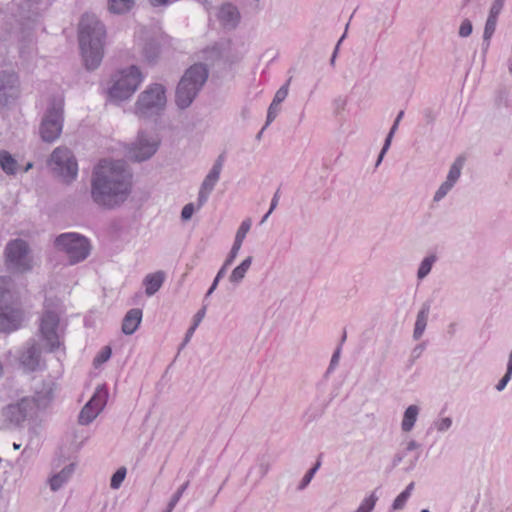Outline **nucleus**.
I'll return each instance as SVG.
<instances>
[{"mask_svg": "<svg viewBox=\"0 0 512 512\" xmlns=\"http://www.w3.org/2000/svg\"><path fill=\"white\" fill-rule=\"evenodd\" d=\"M106 400L107 391L103 388H98L90 401L81 410L79 414V423L86 425L95 419L105 406Z\"/></svg>", "mask_w": 512, "mask_h": 512, "instance_id": "obj_12", "label": "nucleus"}, {"mask_svg": "<svg viewBox=\"0 0 512 512\" xmlns=\"http://www.w3.org/2000/svg\"><path fill=\"white\" fill-rule=\"evenodd\" d=\"M207 77V68L202 64H195L185 72L176 91V104L178 107L183 109L192 103L197 92L206 82Z\"/></svg>", "mask_w": 512, "mask_h": 512, "instance_id": "obj_4", "label": "nucleus"}, {"mask_svg": "<svg viewBox=\"0 0 512 512\" xmlns=\"http://www.w3.org/2000/svg\"><path fill=\"white\" fill-rule=\"evenodd\" d=\"M151 49L153 50V54H155V52L158 51V48L154 45H151Z\"/></svg>", "mask_w": 512, "mask_h": 512, "instance_id": "obj_52", "label": "nucleus"}, {"mask_svg": "<svg viewBox=\"0 0 512 512\" xmlns=\"http://www.w3.org/2000/svg\"><path fill=\"white\" fill-rule=\"evenodd\" d=\"M413 487H414V484L410 483L406 487V489L396 497V499L393 502V509L394 510H399V509H402L404 507L406 501L408 500V498L411 495Z\"/></svg>", "mask_w": 512, "mask_h": 512, "instance_id": "obj_29", "label": "nucleus"}, {"mask_svg": "<svg viewBox=\"0 0 512 512\" xmlns=\"http://www.w3.org/2000/svg\"><path fill=\"white\" fill-rule=\"evenodd\" d=\"M23 322V314L18 305L2 306V332H12L21 327Z\"/></svg>", "mask_w": 512, "mask_h": 512, "instance_id": "obj_15", "label": "nucleus"}, {"mask_svg": "<svg viewBox=\"0 0 512 512\" xmlns=\"http://www.w3.org/2000/svg\"><path fill=\"white\" fill-rule=\"evenodd\" d=\"M50 166L53 171L66 183L74 180L78 173L77 162L67 148H56L51 154Z\"/></svg>", "mask_w": 512, "mask_h": 512, "instance_id": "obj_9", "label": "nucleus"}, {"mask_svg": "<svg viewBox=\"0 0 512 512\" xmlns=\"http://www.w3.org/2000/svg\"><path fill=\"white\" fill-rule=\"evenodd\" d=\"M276 108L277 106H272V104L270 105L267 115V124L273 121V119L276 117Z\"/></svg>", "mask_w": 512, "mask_h": 512, "instance_id": "obj_48", "label": "nucleus"}, {"mask_svg": "<svg viewBox=\"0 0 512 512\" xmlns=\"http://www.w3.org/2000/svg\"><path fill=\"white\" fill-rule=\"evenodd\" d=\"M105 37V27L96 16L83 15L79 23L78 38L87 69H95L101 63Z\"/></svg>", "mask_w": 512, "mask_h": 512, "instance_id": "obj_2", "label": "nucleus"}, {"mask_svg": "<svg viewBox=\"0 0 512 512\" xmlns=\"http://www.w3.org/2000/svg\"><path fill=\"white\" fill-rule=\"evenodd\" d=\"M226 267H227V266H225V265H224V267H223V268L218 272V274H217V276H216V278H215V280H214V282H213V284H212L211 288H210V289H209V291H208V295H210V294L213 292V290L216 288V286H217V284H218V281H219V279L223 276V274H224V270H225V268H226Z\"/></svg>", "mask_w": 512, "mask_h": 512, "instance_id": "obj_46", "label": "nucleus"}, {"mask_svg": "<svg viewBox=\"0 0 512 512\" xmlns=\"http://www.w3.org/2000/svg\"><path fill=\"white\" fill-rule=\"evenodd\" d=\"M511 375H512V373H509L508 371L506 372V374L503 376V378L497 384V386H496L497 390L501 391L502 389L505 388V386L511 379Z\"/></svg>", "mask_w": 512, "mask_h": 512, "instance_id": "obj_44", "label": "nucleus"}, {"mask_svg": "<svg viewBox=\"0 0 512 512\" xmlns=\"http://www.w3.org/2000/svg\"><path fill=\"white\" fill-rule=\"evenodd\" d=\"M203 317H204V310L199 311V312L196 314L195 323H194V325L189 329V331H188V333H187V338H188V337H190V336L194 333V331H195L196 327L198 326L199 322L202 320V318H203Z\"/></svg>", "mask_w": 512, "mask_h": 512, "instance_id": "obj_43", "label": "nucleus"}, {"mask_svg": "<svg viewBox=\"0 0 512 512\" xmlns=\"http://www.w3.org/2000/svg\"><path fill=\"white\" fill-rule=\"evenodd\" d=\"M338 358H339V350H337L334 355L332 356V359H331V365H334L337 363L338 361Z\"/></svg>", "mask_w": 512, "mask_h": 512, "instance_id": "obj_50", "label": "nucleus"}, {"mask_svg": "<svg viewBox=\"0 0 512 512\" xmlns=\"http://www.w3.org/2000/svg\"><path fill=\"white\" fill-rule=\"evenodd\" d=\"M112 350L109 346H105L101 349V351L94 358L93 364L95 367H99L103 363L109 360L111 357Z\"/></svg>", "mask_w": 512, "mask_h": 512, "instance_id": "obj_32", "label": "nucleus"}, {"mask_svg": "<svg viewBox=\"0 0 512 512\" xmlns=\"http://www.w3.org/2000/svg\"><path fill=\"white\" fill-rule=\"evenodd\" d=\"M150 3L154 6L163 5L170 3L172 0H149Z\"/></svg>", "mask_w": 512, "mask_h": 512, "instance_id": "obj_49", "label": "nucleus"}, {"mask_svg": "<svg viewBox=\"0 0 512 512\" xmlns=\"http://www.w3.org/2000/svg\"><path fill=\"white\" fill-rule=\"evenodd\" d=\"M507 371L509 373H512V350H511V353H510V356H509V361H508V365H507Z\"/></svg>", "mask_w": 512, "mask_h": 512, "instance_id": "obj_51", "label": "nucleus"}, {"mask_svg": "<svg viewBox=\"0 0 512 512\" xmlns=\"http://www.w3.org/2000/svg\"><path fill=\"white\" fill-rule=\"evenodd\" d=\"M193 213L194 205L192 203H189L183 207L181 216L184 220H188L192 217Z\"/></svg>", "mask_w": 512, "mask_h": 512, "instance_id": "obj_40", "label": "nucleus"}, {"mask_svg": "<svg viewBox=\"0 0 512 512\" xmlns=\"http://www.w3.org/2000/svg\"><path fill=\"white\" fill-rule=\"evenodd\" d=\"M224 158L223 156H219L216 163L214 164L213 168L209 172V174L204 179L201 189L199 191L198 196V208H200L208 199V196L212 189L214 188L215 184L217 183L220 172L222 170Z\"/></svg>", "mask_w": 512, "mask_h": 512, "instance_id": "obj_14", "label": "nucleus"}, {"mask_svg": "<svg viewBox=\"0 0 512 512\" xmlns=\"http://www.w3.org/2000/svg\"><path fill=\"white\" fill-rule=\"evenodd\" d=\"M418 416V407L416 405L409 406L403 416L402 430L405 432L411 431Z\"/></svg>", "mask_w": 512, "mask_h": 512, "instance_id": "obj_23", "label": "nucleus"}, {"mask_svg": "<svg viewBox=\"0 0 512 512\" xmlns=\"http://www.w3.org/2000/svg\"><path fill=\"white\" fill-rule=\"evenodd\" d=\"M188 483H185L181 486V488L176 492V494L173 496L171 502L169 503L170 510L173 509V507L176 505V503L179 501L180 497L182 496L183 492L187 488Z\"/></svg>", "mask_w": 512, "mask_h": 512, "instance_id": "obj_39", "label": "nucleus"}, {"mask_svg": "<svg viewBox=\"0 0 512 512\" xmlns=\"http://www.w3.org/2000/svg\"><path fill=\"white\" fill-rule=\"evenodd\" d=\"M319 466H320V462H317L316 465L313 468H311L308 471V473L304 476L303 485H302L303 487L311 481V479L313 478V476H314L315 472L317 471V469L319 468Z\"/></svg>", "mask_w": 512, "mask_h": 512, "instance_id": "obj_41", "label": "nucleus"}, {"mask_svg": "<svg viewBox=\"0 0 512 512\" xmlns=\"http://www.w3.org/2000/svg\"><path fill=\"white\" fill-rule=\"evenodd\" d=\"M500 10H501L500 5L495 4L492 6V8L490 10V14L488 16V19L486 21V25H485V30H484V38L485 39H490V37L494 33L495 28H496L497 18L500 13Z\"/></svg>", "mask_w": 512, "mask_h": 512, "instance_id": "obj_22", "label": "nucleus"}, {"mask_svg": "<svg viewBox=\"0 0 512 512\" xmlns=\"http://www.w3.org/2000/svg\"><path fill=\"white\" fill-rule=\"evenodd\" d=\"M471 32L472 24L469 20L466 19L460 25L459 34L461 37H467L471 34Z\"/></svg>", "mask_w": 512, "mask_h": 512, "instance_id": "obj_38", "label": "nucleus"}, {"mask_svg": "<svg viewBox=\"0 0 512 512\" xmlns=\"http://www.w3.org/2000/svg\"><path fill=\"white\" fill-rule=\"evenodd\" d=\"M464 161L465 159L463 157H458L450 168L446 182H450L452 186L460 177Z\"/></svg>", "mask_w": 512, "mask_h": 512, "instance_id": "obj_28", "label": "nucleus"}, {"mask_svg": "<svg viewBox=\"0 0 512 512\" xmlns=\"http://www.w3.org/2000/svg\"><path fill=\"white\" fill-rule=\"evenodd\" d=\"M18 93V78L13 75L2 76V96L13 97Z\"/></svg>", "mask_w": 512, "mask_h": 512, "instance_id": "obj_21", "label": "nucleus"}, {"mask_svg": "<svg viewBox=\"0 0 512 512\" xmlns=\"http://www.w3.org/2000/svg\"><path fill=\"white\" fill-rule=\"evenodd\" d=\"M32 167V163L28 162L25 167H21L17 162L6 152L2 151V170L8 174H16L18 172H26Z\"/></svg>", "mask_w": 512, "mask_h": 512, "instance_id": "obj_20", "label": "nucleus"}, {"mask_svg": "<svg viewBox=\"0 0 512 512\" xmlns=\"http://www.w3.org/2000/svg\"><path fill=\"white\" fill-rule=\"evenodd\" d=\"M403 114H404L403 111H401L399 113V115L397 116V118L395 120V123H394L393 127L391 128V131H390V133H389V135H388V137L386 139L385 145H384V147L382 149V152L380 154L379 161L381 160V158H382L383 154L385 153V151L388 149V147L390 145V141H391L392 135H393L394 131L396 130L397 125L399 124V121L401 120Z\"/></svg>", "mask_w": 512, "mask_h": 512, "instance_id": "obj_36", "label": "nucleus"}, {"mask_svg": "<svg viewBox=\"0 0 512 512\" xmlns=\"http://www.w3.org/2000/svg\"><path fill=\"white\" fill-rule=\"evenodd\" d=\"M278 200H279V192L277 191L272 199V202H271V207H270V210L268 211V213L263 217V220L262 222H264L268 216L270 215V213L272 212V210L276 207L277 203H278Z\"/></svg>", "mask_w": 512, "mask_h": 512, "instance_id": "obj_45", "label": "nucleus"}, {"mask_svg": "<svg viewBox=\"0 0 512 512\" xmlns=\"http://www.w3.org/2000/svg\"><path fill=\"white\" fill-rule=\"evenodd\" d=\"M142 320V311L140 309H131L127 312L123 319L122 331L130 335L133 334L139 327Z\"/></svg>", "mask_w": 512, "mask_h": 512, "instance_id": "obj_16", "label": "nucleus"}, {"mask_svg": "<svg viewBox=\"0 0 512 512\" xmlns=\"http://www.w3.org/2000/svg\"><path fill=\"white\" fill-rule=\"evenodd\" d=\"M40 362V352L36 346H32L21 356L22 365L30 370L34 371Z\"/></svg>", "mask_w": 512, "mask_h": 512, "instance_id": "obj_19", "label": "nucleus"}, {"mask_svg": "<svg viewBox=\"0 0 512 512\" xmlns=\"http://www.w3.org/2000/svg\"><path fill=\"white\" fill-rule=\"evenodd\" d=\"M63 104L62 96L53 99L49 104L40 127L41 137L46 142L55 141L62 132Z\"/></svg>", "mask_w": 512, "mask_h": 512, "instance_id": "obj_6", "label": "nucleus"}, {"mask_svg": "<svg viewBox=\"0 0 512 512\" xmlns=\"http://www.w3.org/2000/svg\"><path fill=\"white\" fill-rule=\"evenodd\" d=\"M142 81L143 76L136 66L120 70L113 76V84L109 88L108 95L115 101L128 99Z\"/></svg>", "mask_w": 512, "mask_h": 512, "instance_id": "obj_5", "label": "nucleus"}, {"mask_svg": "<svg viewBox=\"0 0 512 512\" xmlns=\"http://www.w3.org/2000/svg\"><path fill=\"white\" fill-rule=\"evenodd\" d=\"M452 187L453 186L450 184V182L445 181L435 193L434 200L439 201L442 199Z\"/></svg>", "mask_w": 512, "mask_h": 512, "instance_id": "obj_37", "label": "nucleus"}, {"mask_svg": "<svg viewBox=\"0 0 512 512\" xmlns=\"http://www.w3.org/2000/svg\"><path fill=\"white\" fill-rule=\"evenodd\" d=\"M6 264L17 272H24L31 268L28 247L24 241L15 240L7 245Z\"/></svg>", "mask_w": 512, "mask_h": 512, "instance_id": "obj_10", "label": "nucleus"}, {"mask_svg": "<svg viewBox=\"0 0 512 512\" xmlns=\"http://www.w3.org/2000/svg\"><path fill=\"white\" fill-rule=\"evenodd\" d=\"M166 105L165 89L160 84H153L144 90L136 103V114L145 116L158 113Z\"/></svg>", "mask_w": 512, "mask_h": 512, "instance_id": "obj_7", "label": "nucleus"}, {"mask_svg": "<svg viewBox=\"0 0 512 512\" xmlns=\"http://www.w3.org/2000/svg\"><path fill=\"white\" fill-rule=\"evenodd\" d=\"M288 85L289 82L278 89L272 101V106H278L282 101L285 100L288 95Z\"/></svg>", "mask_w": 512, "mask_h": 512, "instance_id": "obj_35", "label": "nucleus"}, {"mask_svg": "<svg viewBox=\"0 0 512 512\" xmlns=\"http://www.w3.org/2000/svg\"><path fill=\"white\" fill-rule=\"evenodd\" d=\"M377 502V496L373 493L365 498L355 512H371Z\"/></svg>", "mask_w": 512, "mask_h": 512, "instance_id": "obj_31", "label": "nucleus"}, {"mask_svg": "<svg viewBox=\"0 0 512 512\" xmlns=\"http://www.w3.org/2000/svg\"><path fill=\"white\" fill-rule=\"evenodd\" d=\"M421 512H429V511L425 509V510H422Z\"/></svg>", "mask_w": 512, "mask_h": 512, "instance_id": "obj_53", "label": "nucleus"}, {"mask_svg": "<svg viewBox=\"0 0 512 512\" xmlns=\"http://www.w3.org/2000/svg\"><path fill=\"white\" fill-rule=\"evenodd\" d=\"M218 18L224 26H234L239 20V13L236 7L226 4L219 9Z\"/></svg>", "mask_w": 512, "mask_h": 512, "instance_id": "obj_17", "label": "nucleus"}, {"mask_svg": "<svg viewBox=\"0 0 512 512\" xmlns=\"http://www.w3.org/2000/svg\"><path fill=\"white\" fill-rule=\"evenodd\" d=\"M135 0H108L110 12L121 14L128 12L134 5Z\"/></svg>", "mask_w": 512, "mask_h": 512, "instance_id": "obj_24", "label": "nucleus"}, {"mask_svg": "<svg viewBox=\"0 0 512 512\" xmlns=\"http://www.w3.org/2000/svg\"><path fill=\"white\" fill-rule=\"evenodd\" d=\"M126 476V468L121 467L119 468L112 476L110 486L113 489H118L122 482L124 481Z\"/></svg>", "mask_w": 512, "mask_h": 512, "instance_id": "obj_33", "label": "nucleus"}, {"mask_svg": "<svg viewBox=\"0 0 512 512\" xmlns=\"http://www.w3.org/2000/svg\"><path fill=\"white\" fill-rule=\"evenodd\" d=\"M428 314H429V306H424L418 313L417 320L415 323V330H414L415 338H419L423 334L426 324H427Z\"/></svg>", "mask_w": 512, "mask_h": 512, "instance_id": "obj_25", "label": "nucleus"}, {"mask_svg": "<svg viewBox=\"0 0 512 512\" xmlns=\"http://www.w3.org/2000/svg\"><path fill=\"white\" fill-rule=\"evenodd\" d=\"M158 144V139H148L147 136L143 132H141L138 136L135 145L132 148H130L128 152V157L133 161L146 160L156 152Z\"/></svg>", "mask_w": 512, "mask_h": 512, "instance_id": "obj_13", "label": "nucleus"}, {"mask_svg": "<svg viewBox=\"0 0 512 512\" xmlns=\"http://www.w3.org/2000/svg\"><path fill=\"white\" fill-rule=\"evenodd\" d=\"M164 282V273L161 271L148 274L144 279V285L147 295H153L157 292Z\"/></svg>", "mask_w": 512, "mask_h": 512, "instance_id": "obj_18", "label": "nucleus"}, {"mask_svg": "<svg viewBox=\"0 0 512 512\" xmlns=\"http://www.w3.org/2000/svg\"><path fill=\"white\" fill-rule=\"evenodd\" d=\"M251 262V257H247L245 260H243L242 263L233 270L230 276V280L232 282H239L242 280L247 270L250 268Z\"/></svg>", "mask_w": 512, "mask_h": 512, "instance_id": "obj_27", "label": "nucleus"}, {"mask_svg": "<svg viewBox=\"0 0 512 512\" xmlns=\"http://www.w3.org/2000/svg\"><path fill=\"white\" fill-rule=\"evenodd\" d=\"M434 261H435L434 256L427 257L422 261V263L419 267V270H418L419 278H424L430 272Z\"/></svg>", "mask_w": 512, "mask_h": 512, "instance_id": "obj_34", "label": "nucleus"}, {"mask_svg": "<svg viewBox=\"0 0 512 512\" xmlns=\"http://www.w3.org/2000/svg\"><path fill=\"white\" fill-rule=\"evenodd\" d=\"M240 248H241V246H237V241H234L233 247L230 252V256L225 262V266H228L232 263V261L234 260V258L237 255L238 251L240 250Z\"/></svg>", "mask_w": 512, "mask_h": 512, "instance_id": "obj_42", "label": "nucleus"}, {"mask_svg": "<svg viewBox=\"0 0 512 512\" xmlns=\"http://www.w3.org/2000/svg\"><path fill=\"white\" fill-rule=\"evenodd\" d=\"M72 471H73V468L71 466V467L63 469L59 474L54 475L50 479V487H51V489L53 491H56L57 489H59L63 485V483L66 482V480L69 478V476L71 475Z\"/></svg>", "mask_w": 512, "mask_h": 512, "instance_id": "obj_26", "label": "nucleus"}, {"mask_svg": "<svg viewBox=\"0 0 512 512\" xmlns=\"http://www.w3.org/2000/svg\"><path fill=\"white\" fill-rule=\"evenodd\" d=\"M58 325V314L48 309L45 310L40 321V332L51 351L59 348L60 346V340L57 334Z\"/></svg>", "mask_w": 512, "mask_h": 512, "instance_id": "obj_11", "label": "nucleus"}, {"mask_svg": "<svg viewBox=\"0 0 512 512\" xmlns=\"http://www.w3.org/2000/svg\"><path fill=\"white\" fill-rule=\"evenodd\" d=\"M131 175L120 161H102L96 167L92 182V197L104 207H114L122 203L128 196L131 186Z\"/></svg>", "mask_w": 512, "mask_h": 512, "instance_id": "obj_1", "label": "nucleus"}, {"mask_svg": "<svg viewBox=\"0 0 512 512\" xmlns=\"http://www.w3.org/2000/svg\"><path fill=\"white\" fill-rule=\"evenodd\" d=\"M451 424H452V421L450 418H443L438 424V429L446 430L451 426Z\"/></svg>", "mask_w": 512, "mask_h": 512, "instance_id": "obj_47", "label": "nucleus"}, {"mask_svg": "<svg viewBox=\"0 0 512 512\" xmlns=\"http://www.w3.org/2000/svg\"><path fill=\"white\" fill-rule=\"evenodd\" d=\"M52 399V392L33 397H23L12 402L4 409V420L9 426H20L25 421L37 415L41 408H45Z\"/></svg>", "mask_w": 512, "mask_h": 512, "instance_id": "obj_3", "label": "nucleus"}, {"mask_svg": "<svg viewBox=\"0 0 512 512\" xmlns=\"http://www.w3.org/2000/svg\"><path fill=\"white\" fill-rule=\"evenodd\" d=\"M56 247L67 254L71 263L84 260L90 251L86 238L76 233L61 234L56 238Z\"/></svg>", "mask_w": 512, "mask_h": 512, "instance_id": "obj_8", "label": "nucleus"}, {"mask_svg": "<svg viewBox=\"0 0 512 512\" xmlns=\"http://www.w3.org/2000/svg\"><path fill=\"white\" fill-rule=\"evenodd\" d=\"M250 228H251V221L249 219L242 222V224L240 225V227L237 231L236 237H235V241H237V246H242V243H243L247 233L249 232Z\"/></svg>", "mask_w": 512, "mask_h": 512, "instance_id": "obj_30", "label": "nucleus"}]
</instances>
